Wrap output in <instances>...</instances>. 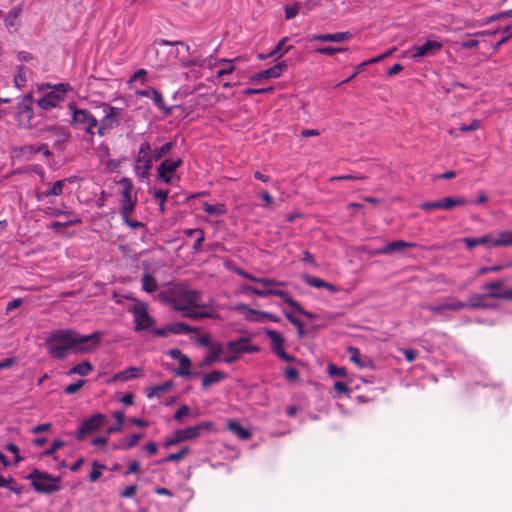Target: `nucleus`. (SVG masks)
<instances>
[{
  "mask_svg": "<svg viewBox=\"0 0 512 512\" xmlns=\"http://www.w3.org/2000/svg\"><path fill=\"white\" fill-rule=\"evenodd\" d=\"M288 41L287 37H283L278 44L267 54V55H259L260 59H266L270 57H280L287 53L292 46H288L284 48L285 43Z\"/></svg>",
  "mask_w": 512,
  "mask_h": 512,
  "instance_id": "nucleus-30",
  "label": "nucleus"
},
{
  "mask_svg": "<svg viewBox=\"0 0 512 512\" xmlns=\"http://www.w3.org/2000/svg\"><path fill=\"white\" fill-rule=\"evenodd\" d=\"M21 14L20 7L12 8L4 18V23L9 31H16L19 26L18 18Z\"/></svg>",
  "mask_w": 512,
  "mask_h": 512,
  "instance_id": "nucleus-25",
  "label": "nucleus"
},
{
  "mask_svg": "<svg viewBox=\"0 0 512 512\" xmlns=\"http://www.w3.org/2000/svg\"><path fill=\"white\" fill-rule=\"evenodd\" d=\"M235 310L240 313L248 311L252 314L260 315L263 319L269 320L271 322H279V317L277 315L269 313V312H258L254 309L249 308L246 304H243V303L236 305Z\"/></svg>",
  "mask_w": 512,
  "mask_h": 512,
  "instance_id": "nucleus-31",
  "label": "nucleus"
},
{
  "mask_svg": "<svg viewBox=\"0 0 512 512\" xmlns=\"http://www.w3.org/2000/svg\"><path fill=\"white\" fill-rule=\"evenodd\" d=\"M174 386V383L172 380L166 381L160 385L153 386L146 390V395L148 398H152L154 396L160 397L161 395L165 394L166 392L170 391L171 388Z\"/></svg>",
  "mask_w": 512,
  "mask_h": 512,
  "instance_id": "nucleus-28",
  "label": "nucleus"
},
{
  "mask_svg": "<svg viewBox=\"0 0 512 512\" xmlns=\"http://www.w3.org/2000/svg\"><path fill=\"white\" fill-rule=\"evenodd\" d=\"M105 416L103 414H94L90 418L84 420L80 425L76 438L78 440H82L85 435L90 434L99 430L102 425L105 423Z\"/></svg>",
  "mask_w": 512,
  "mask_h": 512,
  "instance_id": "nucleus-12",
  "label": "nucleus"
},
{
  "mask_svg": "<svg viewBox=\"0 0 512 512\" xmlns=\"http://www.w3.org/2000/svg\"><path fill=\"white\" fill-rule=\"evenodd\" d=\"M105 469L104 464H99L97 461L93 462V469L89 474V480L91 482H96L102 475L101 470Z\"/></svg>",
  "mask_w": 512,
  "mask_h": 512,
  "instance_id": "nucleus-48",
  "label": "nucleus"
},
{
  "mask_svg": "<svg viewBox=\"0 0 512 512\" xmlns=\"http://www.w3.org/2000/svg\"><path fill=\"white\" fill-rule=\"evenodd\" d=\"M464 306V301L455 297H445L436 303L422 305L421 308L438 316L441 321H450L453 313L464 309Z\"/></svg>",
  "mask_w": 512,
  "mask_h": 512,
  "instance_id": "nucleus-4",
  "label": "nucleus"
},
{
  "mask_svg": "<svg viewBox=\"0 0 512 512\" xmlns=\"http://www.w3.org/2000/svg\"><path fill=\"white\" fill-rule=\"evenodd\" d=\"M305 282L314 288H324L326 286V281L314 276H305Z\"/></svg>",
  "mask_w": 512,
  "mask_h": 512,
  "instance_id": "nucleus-54",
  "label": "nucleus"
},
{
  "mask_svg": "<svg viewBox=\"0 0 512 512\" xmlns=\"http://www.w3.org/2000/svg\"><path fill=\"white\" fill-rule=\"evenodd\" d=\"M63 101V97H60L58 94H56L53 90L47 92L44 94L39 100H38V106L42 109H51L56 107L60 102Z\"/></svg>",
  "mask_w": 512,
  "mask_h": 512,
  "instance_id": "nucleus-20",
  "label": "nucleus"
},
{
  "mask_svg": "<svg viewBox=\"0 0 512 512\" xmlns=\"http://www.w3.org/2000/svg\"><path fill=\"white\" fill-rule=\"evenodd\" d=\"M101 332H94L90 335H80L70 330L62 329L54 331L46 341L49 354L57 359L66 357L69 350L75 352H88L98 346Z\"/></svg>",
  "mask_w": 512,
  "mask_h": 512,
  "instance_id": "nucleus-1",
  "label": "nucleus"
},
{
  "mask_svg": "<svg viewBox=\"0 0 512 512\" xmlns=\"http://www.w3.org/2000/svg\"><path fill=\"white\" fill-rule=\"evenodd\" d=\"M75 180L76 177H68L65 179L58 180L53 184H48V188L46 190L37 191L35 197L37 201H43L44 199L51 197H58L63 194L67 184H71Z\"/></svg>",
  "mask_w": 512,
  "mask_h": 512,
  "instance_id": "nucleus-10",
  "label": "nucleus"
},
{
  "mask_svg": "<svg viewBox=\"0 0 512 512\" xmlns=\"http://www.w3.org/2000/svg\"><path fill=\"white\" fill-rule=\"evenodd\" d=\"M69 110L71 112V125L83 130L89 135V140L93 143V137L97 134L95 128H97V118L87 109L77 107L75 104H69Z\"/></svg>",
  "mask_w": 512,
  "mask_h": 512,
  "instance_id": "nucleus-3",
  "label": "nucleus"
},
{
  "mask_svg": "<svg viewBox=\"0 0 512 512\" xmlns=\"http://www.w3.org/2000/svg\"><path fill=\"white\" fill-rule=\"evenodd\" d=\"M287 68V64L284 61L277 63L276 65L263 70L265 79L278 78L282 72Z\"/></svg>",
  "mask_w": 512,
  "mask_h": 512,
  "instance_id": "nucleus-36",
  "label": "nucleus"
},
{
  "mask_svg": "<svg viewBox=\"0 0 512 512\" xmlns=\"http://www.w3.org/2000/svg\"><path fill=\"white\" fill-rule=\"evenodd\" d=\"M70 89V85L67 84V83H59V84H56L54 87H53V91L58 94L60 97H63L64 98V95L66 94V92Z\"/></svg>",
  "mask_w": 512,
  "mask_h": 512,
  "instance_id": "nucleus-63",
  "label": "nucleus"
},
{
  "mask_svg": "<svg viewBox=\"0 0 512 512\" xmlns=\"http://www.w3.org/2000/svg\"><path fill=\"white\" fill-rule=\"evenodd\" d=\"M122 217L123 222L129 226L132 230H138L144 228V224L140 221L131 220L130 215L131 214H120Z\"/></svg>",
  "mask_w": 512,
  "mask_h": 512,
  "instance_id": "nucleus-51",
  "label": "nucleus"
},
{
  "mask_svg": "<svg viewBox=\"0 0 512 512\" xmlns=\"http://www.w3.org/2000/svg\"><path fill=\"white\" fill-rule=\"evenodd\" d=\"M24 70H25L24 66H19L18 72L15 75V84L18 87L23 86L25 84V82H26V77H25V74H24Z\"/></svg>",
  "mask_w": 512,
  "mask_h": 512,
  "instance_id": "nucleus-62",
  "label": "nucleus"
},
{
  "mask_svg": "<svg viewBox=\"0 0 512 512\" xmlns=\"http://www.w3.org/2000/svg\"><path fill=\"white\" fill-rule=\"evenodd\" d=\"M351 38L352 34L350 32H336L327 34H314L310 37V41L342 43L348 41Z\"/></svg>",
  "mask_w": 512,
  "mask_h": 512,
  "instance_id": "nucleus-16",
  "label": "nucleus"
},
{
  "mask_svg": "<svg viewBox=\"0 0 512 512\" xmlns=\"http://www.w3.org/2000/svg\"><path fill=\"white\" fill-rule=\"evenodd\" d=\"M183 233L188 236V237H192V236H196V240L193 244V249L195 251H200L201 250V245L203 243V241L205 240V233L202 229H199V228H196V229H185L183 231Z\"/></svg>",
  "mask_w": 512,
  "mask_h": 512,
  "instance_id": "nucleus-35",
  "label": "nucleus"
},
{
  "mask_svg": "<svg viewBox=\"0 0 512 512\" xmlns=\"http://www.w3.org/2000/svg\"><path fill=\"white\" fill-rule=\"evenodd\" d=\"M197 329L183 322H176L171 324V334H190L195 332Z\"/></svg>",
  "mask_w": 512,
  "mask_h": 512,
  "instance_id": "nucleus-40",
  "label": "nucleus"
},
{
  "mask_svg": "<svg viewBox=\"0 0 512 512\" xmlns=\"http://www.w3.org/2000/svg\"><path fill=\"white\" fill-rule=\"evenodd\" d=\"M272 295L273 296H277L279 298H281L285 303H287L290 307H292L293 309L294 308H299V302H297L296 300H294L288 292L284 291V290H280V289H275V288H272Z\"/></svg>",
  "mask_w": 512,
  "mask_h": 512,
  "instance_id": "nucleus-42",
  "label": "nucleus"
},
{
  "mask_svg": "<svg viewBox=\"0 0 512 512\" xmlns=\"http://www.w3.org/2000/svg\"><path fill=\"white\" fill-rule=\"evenodd\" d=\"M174 148L173 142H166L159 148H155L154 150L151 149V155L153 157L154 161H158L162 158H164L167 154L170 153V151Z\"/></svg>",
  "mask_w": 512,
  "mask_h": 512,
  "instance_id": "nucleus-39",
  "label": "nucleus"
},
{
  "mask_svg": "<svg viewBox=\"0 0 512 512\" xmlns=\"http://www.w3.org/2000/svg\"><path fill=\"white\" fill-rule=\"evenodd\" d=\"M442 49V43L437 40H428L424 44L415 46L412 59L418 61L420 58L435 56Z\"/></svg>",
  "mask_w": 512,
  "mask_h": 512,
  "instance_id": "nucleus-13",
  "label": "nucleus"
},
{
  "mask_svg": "<svg viewBox=\"0 0 512 512\" xmlns=\"http://www.w3.org/2000/svg\"><path fill=\"white\" fill-rule=\"evenodd\" d=\"M26 478L32 481V486L37 492L51 494L60 490V478L49 473L35 469Z\"/></svg>",
  "mask_w": 512,
  "mask_h": 512,
  "instance_id": "nucleus-6",
  "label": "nucleus"
},
{
  "mask_svg": "<svg viewBox=\"0 0 512 512\" xmlns=\"http://www.w3.org/2000/svg\"><path fill=\"white\" fill-rule=\"evenodd\" d=\"M188 451V447H184L179 452L168 455L165 459H163V462H178L184 458Z\"/></svg>",
  "mask_w": 512,
  "mask_h": 512,
  "instance_id": "nucleus-53",
  "label": "nucleus"
},
{
  "mask_svg": "<svg viewBox=\"0 0 512 512\" xmlns=\"http://www.w3.org/2000/svg\"><path fill=\"white\" fill-rule=\"evenodd\" d=\"M328 372L331 376H337V377H345L346 376V369L344 367H337L334 365H329Z\"/></svg>",
  "mask_w": 512,
  "mask_h": 512,
  "instance_id": "nucleus-61",
  "label": "nucleus"
},
{
  "mask_svg": "<svg viewBox=\"0 0 512 512\" xmlns=\"http://www.w3.org/2000/svg\"><path fill=\"white\" fill-rule=\"evenodd\" d=\"M416 244L406 242L404 240L392 241L381 248L375 250V255H392L395 253H402L405 248H413Z\"/></svg>",
  "mask_w": 512,
  "mask_h": 512,
  "instance_id": "nucleus-15",
  "label": "nucleus"
},
{
  "mask_svg": "<svg viewBox=\"0 0 512 512\" xmlns=\"http://www.w3.org/2000/svg\"><path fill=\"white\" fill-rule=\"evenodd\" d=\"M159 299L168 304L173 310L186 314L193 310V308H208L209 305L205 304L203 300V293L199 290L192 289L189 286L178 283L173 285L167 291L159 293Z\"/></svg>",
  "mask_w": 512,
  "mask_h": 512,
  "instance_id": "nucleus-2",
  "label": "nucleus"
},
{
  "mask_svg": "<svg viewBox=\"0 0 512 512\" xmlns=\"http://www.w3.org/2000/svg\"><path fill=\"white\" fill-rule=\"evenodd\" d=\"M237 60H238V58H235V59H225V58H222V59H219V60H215V63H212L213 66L216 63L222 65V67L217 71V77H222L224 75L231 74L235 70V67H234L233 63L235 61H237Z\"/></svg>",
  "mask_w": 512,
  "mask_h": 512,
  "instance_id": "nucleus-34",
  "label": "nucleus"
},
{
  "mask_svg": "<svg viewBox=\"0 0 512 512\" xmlns=\"http://www.w3.org/2000/svg\"><path fill=\"white\" fill-rule=\"evenodd\" d=\"M44 213L49 217H59L61 215H71V211L63 210L57 207H46Z\"/></svg>",
  "mask_w": 512,
  "mask_h": 512,
  "instance_id": "nucleus-52",
  "label": "nucleus"
},
{
  "mask_svg": "<svg viewBox=\"0 0 512 512\" xmlns=\"http://www.w3.org/2000/svg\"><path fill=\"white\" fill-rule=\"evenodd\" d=\"M349 359L351 362L355 363L360 368H373L372 360L365 356L361 357L360 351L356 347L348 348Z\"/></svg>",
  "mask_w": 512,
  "mask_h": 512,
  "instance_id": "nucleus-21",
  "label": "nucleus"
},
{
  "mask_svg": "<svg viewBox=\"0 0 512 512\" xmlns=\"http://www.w3.org/2000/svg\"><path fill=\"white\" fill-rule=\"evenodd\" d=\"M401 351L408 362H413L418 356V352L415 349L407 348L401 349Z\"/></svg>",
  "mask_w": 512,
  "mask_h": 512,
  "instance_id": "nucleus-64",
  "label": "nucleus"
},
{
  "mask_svg": "<svg viewBox=\"0 0 512 512\" xmlns=\"http://www.w3.org/2000/svg\"><path fill=\"white\" fill-rule=\"evenodd\" d=\"M484 298L504 299L512 301V288L504 292H487L485 294L474 293L470 295L467 302H464L466 308L488 309L496 307L495 304H489L483 301Z\"/></svg>",
  "mask_w": 512,
  "mask_h": 512,
  "instance_id": "nucleus-7",
  "label": "nucleus"
},
{
  "mask_svg": "<svg viewBox=\"0 0 512 512\" xmlns=\"http://www.w3.org/2000/svg\"><path fill=\"white\" fill-rule=\"evenodd\" d=\"M223 352V345L220 342H215L211 345L209 354L203 358L200 367H209L219 360Z\"/></svg>",
  "mask_w": 512,
  "mask_h": 512,
  "instance_id": "nucleus-18",
  "label": "nucleus"
},
{
  "mask_svg": "<svg viewBox=\"0 0 512 512\" xmlns=\"http://www.w3.org/2000/svg\"><path fill=\"white\" fill-rule=\"evenodd\" d=\"M143 437V434H132L126 438H123L118 445L116 446L117 449L120 450H129L133 448L138 441Z\"/></svg>",
  "mask_w": 512,
  "mask_h": 512,
  "instance_id": "nucleus-37",
  "label": "nucleus"
},
{
  "mask_svg": "<svg viewBox=\"0 0 512 512\" xmlns=\"http://www.w3.org/2000/svg\"><path fill=\"white\" fill-rule=\"evenodd\" d=\"M210 427H211L210 423H202V424H199L196 426L179 429V430H177V432H178L179 436L181 437L182 441H187V440H191V439H195V438L199 437L201 430L203 428L208 429Z\"/></svg>",
  "mask_w": 512,
  "mask_h": 512,
  "instance_id": "nucleus-19",
  "label": "nucleus"
},
{
  "mask_svg": "<svg viewBox=\"0 0 512 512\" xmlns=\"http://www.w3.org/2000/svg\"><path fill=\"white\" fill-rule=\"evenodd\" d=\"M228 430L235 434L242 440H248L251 437V433L248 429L241 426L237 421L232 420L227 425Z\"/></svg>",
  "mask_w": 512,
  "mask_h": 512,
  "instance_id": "nucleus-33",
  "label": "nucleus"
},
{
  "mask_svg": "<svg viewBox=\"0 0 512 512\" xmlns=\"http://www.w3.org/2000/svg\"><path fill=\"white\" fill-rule=\"evenodd\" d=\"M207 66L209 68H212L213 67V64H212V59H199V58H193V59H188V60H184L182 62V66L183 67H189V66Z\"/></svg>",
  "mask_w": 512,
  "mask_h": 512,
  "instance_id": "nucleus-46",
  "label": "nucleus"
},
{
  "mask_svg": "<svg viewBox=\"0 0 512 512\" xmlns=\"http://www.w3.org/2000/svg\"><path fill=\"white\" fill-rule=\"evenodd\" d=\"M505 281L503 279H499L497 281L486 283L482 286V289L488 292H500L499 289L503 288Z\"/></svg>",
  "mask_w": 512,
  "mask_h": 512,
  "instance_id": "nucleus-50",
  "label": "nucleus"
},
{
  "mask_svg": "<svg viewBox=\"0 0 512 512\" xmlns=\"http://www.w3.org/2000/svg\"><path fill=\"white\" fill-rule=\"evenodd\" d=\"M209 305L208 308H193L192 311L186 314V318L192 320H201V319H220V315L214 311L212 305Z\"/></svg>",
  "mask_w": 512,
  "mask_h": 512,
  "instance_id": "nucleus-17",
  "label": "nucleus"
},
{
  "mask_svg": "<svg viewBox=\"0 0 512 512\" xmlns=\"http://www.w3.org/2000/svg\"><path fill=\"white\" fill-rule=\"evenodd\" d=\"M143 375L142 373V369L139 368V367H130L128 369H125L123 371H120L118 373H116L114 376H113V381H120V382H125V381H128V380H131V379H135V378H138V377H141Z\"/></svg>",
  "mask_w": 512,
  "mask_h": 512,
  "instance_id": "nucleus-22",
  "label": "nucleus"
},
{
  "mask_svg": "<svg viewBox=\"0 0 512 512\" xmlns=\"http://www.w3.org/2000/svg\"><path fill=\"white\" fill-rule=\"evenodd\" d=\"M183 161L181 158L177 159H164L157 170L165 172V173H174L179 167H181Z\"/></svg>",
  "mask_w": 512,
  "mask_h": 512,
  "instance_id": "nucleus-32",
  "label": "nucleus"
},
{
  "mask_svg": "<svg viewBox=\"0 0 512 512\" xmlns=\"http://www.w3.org/2000/svg\"><path fill=\"white\" fill-rule=\"evenodd\" d=\"M103 111L104 116L100 119V121H98L97 125V134L100 137L105 136L109 131L119 125L120 117L122 114L121 108L111 105H104Z\"/></svg>",
  "mask_w": 512,
  "mask_h": 512,
  "instance_id": "nucleus-8",
  "label": "nucleus"
},
{
  "mask_svg": "<svg viewBox=\"0 0 512 512\" xmlns=\"http://www.w3.org/2000/svg\"><path fill=\"white\" fill-rule=\"evenodd\" d=\"M462 242L465 243V245L468 249H472L479 245H485L488 248H491L492 246H490V244L493 241L489 235H484V236H481L478 238L465 237L462 239Z\"/></svg>",
  "mask_w": 512,
  "mask_h": 512,
  "instance_id": "nucleus-29",
  "label": "nucleus"
},
{
  "mask_svg": "<svg viewBox=\"0 0 512 512\" xmlns=\"http://www.w3.org/2000/svg\"><path fill=\"white\" fill-rule=\"evenodd\" d=\"M265 334L271 340V350L273 353L276 354L279 350L283 349L284 339L280 333L272 329H266Z\"/></svg>",
  "mask_w": 512,
  "mask_h": 512,
  "instance_id": "nucleus-26",
  "label": "nucleus"
},
{
  "mask_svg": "<svg viewBox=\"0 0 512 512\" xmlns=\"http://www.w3.org/2000/svg\"><path fill=\"white\" fill-rule=\"evenodd\" d=\"M250 343V338L248 337H240L235 341H230L227 343V350L233 354H241L246 351V344Z\"/></svg>",
  "mask_w": 512,
  "mask_h": 512,
  "instance_id": "nucleus-27",
  "label": "nucleus"
},
{
  "mask_svg": "<svg viewBox=\"0 0 512 512\" xmlns=\"http://www.w3.org/2000/svg\"><path fill=\"white\" fill-rule=\"evenodd\" d=\"M93 370V367L89 361H83L80 364L74 366L70 370V374H78L81 376L88 375Z\"/></svg>",
  "mask_w": 512,
  "mask_h": 512,
  "instance_id": "nucleus-45",
  "label": "nucleus"
},
{
  "mask_svg": "<svg viewBox=\"0 0 512 512\" xmlns=\"http://www.w3.org/2000/svg\"><path fill=\"white\" fill-rule=\"evenodd\" d=\"M84 383H85L84 380H78L75 383L69 384L65 388V393L69 394V395L75 394L76 392H78L82 388Z\"/></svg>",
  "mask_w": 512,
  "mask_h": 512,
  "instance_id": "nucleus-57",
  "label": "nucleus"
},
{
  "mask_svg": "<svg viewBox=\"0 0 512 512\" xmlns=\"http://www.w3.org/2000/svg\"><path fill=\"white\" fill-rule=\"evenodd\" d=\"M284 314L288 321L297 328L299 336H303V323L289 312Z\"/></svg>",
  "mask_w": 512,
  "mask_h": 512,
  "instance_id": "nucleus-55",
  "label": "nucleus"
},
{
  "mask_svg": "<svg viewBox=\"0 0 512 512\" xmlns=\"http://www.w3.org/2000/svg\"><path fill=\"white\" fill-rule=\"evenodd\" d=\"M47 132L55 137L54 147L59 151L64 150L67 144L70 142L71 133L65 127L50 126L47 128Z\"/></svg>",
  "mask_w": 512,
  "mask_h": 512,
  "instance_id": "nucleus-14",
  "label": "nucleus"
},
{
  "mask_svg": "<svg viewBox=\"0 0 512 512\" xmlns=\"http://www.w3.org/2000/svg\"><path fill=\"white\" fill-rule=\"evenodd\" d=\"M244 290L246 292H251L257 296H260V297H268V296H271L272 295V288H268V289H258V288H255L253 286H250V285H246L244 286Z\"/></svg>",
  "mask_w": 512,
  "mask_h": 512,
  "instance_id": "nucleus-49",
  "label": "nucleus"
},
{
  "mask_svg": "<svg viewBox=\"0 0 512 512\" xmlns=\"http://www.w3.org/2000/svg\"><path fill=\"white\" fill-rule=\"evenodd\" d=\"M257 283L263 285L265 287V289L273 288L274 286H283L284 285V283H282V282H279V281H276L273 279H269V278H259V280H257Z\"/></svg>",
  "mask_w": 512,
  "mask_h": 512,
  "instance_id": "nucleus-58",
  "label": "nucleus"
},
{
  "mask_svg": "<svg viewBox=\"0 0 512 512\" xmlns=\"http://www.w3.org/2000/svg\"><path fill=\"white\" fill-rule=\"evenodd\" d=\"M190 413V408L186 405H183L178 408V410L174 414V419L180 422L184 417L188 416Z\"/></svg>",
  "mask_w": 512,
  "mask_h": 512,
  "instance_id": "nucleus-60",
  "label": "nucleus"
},
{
  "mask_svg": "<svg viewBox=\"0 0 512 512\" xmlns=\"http://www.w3.org/2000/svg\"><path fill=\"white\" fill-rule=\"evenodd\" d=\"M153 161L150 143L148 141L142 142L134 163V172L141 181L149 180Z\"/></svg>",
  "mask_w": 512,
  "mask_h": 512,
  "instance_id": "nucleus-5",
  "label": "nucleus"
},
{
  "mask_svg": "<svg viewBox=\"0 0 512 512\" xmlns=\"http://www.w3.org/2000/svg\"><path fill=\"white\" fill-rule=\"evenodd\" d=\"M300 2L295 3L292 6L285 7V17L287 20L293 19L299 12Z\"/></svg>",
  "mask_w": 512,
  "mask_h": 512,
  "instance_id": "nucleus-56",
  "label": "nucleus"
},
{
  "mask_svg": "<svg viewBox=\"0 0 512 512\" xmlns=\"http://www.w3.org/2000/svg\"><path fill=\"white\" fill-rule=\"evenodd\" d=\"M80 222H81V220L78 217H75L74 219H70V220H68V221H66L64 223L63 222H53L50 227L52 229H54V230H58V229L63 228L65 226H70V225L78 224Z\"/></svg>",
  "mask_w": 512,
  "mask_h": 512,
  "instance_id": "nucleus-59",
  "label": "nucleus"
},
{
  "mask_svg": "<svg viewBox=\"0 0 512 512\" xmlns=\"http://www.w3.org/2000/svg\"><path fill=\"white\" fill-rule=\"evenodd\" d=\"M493 242L490 246L499 247V246H510L512 245V231H503L499 234V238L492 240Z\"/></svg>",
  "mask_w": 512,
  "mask_h": 512,
  "instance_id": "nucleus-43",
  "label": "nucleus"
},
{
  "mask_svg": "<svg viewBox=\"0 0 512 512\" xmlns=\"http://www.w3.org/2000/svg\"><path fill=\"white\" fill-rule=\"evenodd\" d=\"M346 50H347V48H343V47H331V46H328V47L316 48L315 49V53L322 54V55L332 56V55H334L336 53L345 52Z\"/></svg>",
  "mask_w": 512,
  "mask_h": 512,
  "instance_id": "nucleus-47",
  "label": "nucleus"
},
{
  "mask_svg": "<svg viewBox=\"0 0 512 512\" xmlns=\"http://www.w3.org/2000/svg\"><path fill=\"white\" fill-rule=\"evenodd\" d=\"M226 377H227V374L225 372H222L219 370L211 371V372L207 373L206 375H204V377L202 379V386L204 389H206L214 384L220 383Z\"/></svg>",
  "mask_w": 512,
  "mask_h": 512,
  "instance_id": "nucleus-23",
  "label": "nucleus"
},
{
  "mask_svg": "<svg viewBox=\"0 0 512 512\" xmlns=\"http://www.w3.org/2000/svg\"><path fill=\"white\" fill-rule=\"evenodd\" d=\"M135 322V331L149 329L154 324V319L148 314L147 305L144 302L136 301L130 308Z\"/></svg>",
  "mask_w": 512,
  "mask_h": 512,
  "instance_id": "nucleus-9",
  "label": "nucleus"
},
{
  "mask_svg": "<svg viewBox=\"0 0 512 512\" xmlns=\"http://www.w3.org/2000/svg\"><path fill=\"white\" fill-rule=\"evenodd\" d=\"M142 289L147 293H153L158 289V283L156 279L149 273L142 276Z\"/></svg>",
  "mask_w": 512,
  "mask_h": 512,
  "instance_id": "nucleus-38",
  "label": "nucleus"
},
{
  "mask_svg": "<svg viewBox=\"0 0 512 512\" xmlns=\"http://www.w3.org/2000/svg\"><path fill=\"white\" fill-rule=\"evenodd\" d=\"M203 210L208 215H216V216L223 215L227 212L225 204H222V203L212 205V204H209L208 202H205L203 204Z\"/></svg>",
  "mask_w": 512,
  "mask_h": 512,
  "instance_id": "nucleus-41",
  "label": "nucleus"
},
{
  "mask_svg": "<svg viewBox=\"0 0 512 512\" xmlns=\"http://www.w3.org/2000/svg\"><path fill=\"white\" fill-rule=\"evenodd\" d=\"M18 109V121L20 125L23 127H29L30 120L33 117V109L25 102L20 103Z\"/></svg>",
  "mask_w": 512,
  "mask_h": 512,
  "instance_id": "nucleus-24",
  "label": "nucleus"
},
{
  "mask_svg": "<svg viewBox=\"0 0 512 512\" xmlns=\"http://www.w3.org/2000/svg\"><path fill=\"white\" fill-rule=\"evenodd\" d=\"M152 100H153V103L155 104V106L164 112L165 115H169L171 114L172 112V108L171 107H168L166 104H165V101L163 99V96L162 94L156 90V92L154 93V95L152 96Z\"/></svg>",
  "mask_w": 512,
  "mask_h": 512,
  "instance_id": "nucleus-44",
  "label": "nucleus"
},
{
  "mask_svg": "<svg viewBox=\"0 0 512 512\" xmlns=\"http://www.w3.org/2000/svg\"><path fill=\"white\" fill-rule=\"evenodd\" d=\"M120 185L123 188L120 214H132L137 203L136 197L131 194L132 182L129 178H122Z\"/></svg>",
  "mask_w": 512,
  "mask_h": 512,
  "instance_id": "nucleus-11",
  "label": "nucleus"
}]
</instances>
